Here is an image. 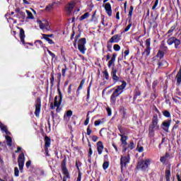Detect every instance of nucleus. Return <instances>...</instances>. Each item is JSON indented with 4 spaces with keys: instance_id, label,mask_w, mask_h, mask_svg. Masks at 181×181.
Listing matches in <instances>:
<instances>
[{
    "instance_id": "79ce46f5",
    "label": "nucleus",
    "mask_w": 181,
    "mask_h": 181,
    "mask_svg": "<svg viewBox=\"0 0 181 181\" xmlns=\"http://www.w3.org/2000/svg\"><path fill=\"white\" fill-rule=\"evenodd\" d=\"M55 2H53L52 4H49L47 6L45 7V11H50L53 9V6L55 4Z\"/></svg>"
},
{
    "instance_id": "774afa93",
    "label": "nucleus",
    "mask_w": 181,
    "mask_h": 181,
    "mask_svg": "<svg viewBox=\"0 0 181 181\" xmlns=\"http://www.w3.org/2000/svg\"><path fill=\"white\" fill-rule=\"evenodd\" d=\"M101 122H102L100 120H98V121L95 122L94 124H95V127H98L101 124Z\"/></svg>"
},
{
    "instance_id": "bb28decb",
    "label": "nucleus",
    "mask_w": 181,
    "mask_h": 181,
    "mask_svg": "<svg viewBox=\"0 0 181 181\" xmlns=\"http://www.w3.org/2000/svg\"><path fill=\"white\" fill-rule=\"evenodd\" d=\"M44 141L45 142V148H49L51 145L50 138L47 136H45V138H44Z\"/></svg>"
},
{
    "instance_id": "a18cd8bd",
    "label": "nucleus",
    "mask_w": 181,
    "mask_h": 181,
    "mask_svg": "<svg viewBox=\"0 0 181 181\" xmlns=\"http://www.w3.org/2000/svg\"><path fill=\"white\" fill-rule=\"evenodd\" d=\"M37 23L41 30H45V23H43L42 21L37 20Z\"/></svg>"
},
{
    "instance_id": "1a4fd4ad",
    "label": "nucleus",
    "mask_w": 181,
    "mask_h": 181,
    "mask_svg": "<svg viewBox=\"0 0 181 181\" xmlns=\"http://www.w3.org/2000/svg\"><path fill=\"white\" fill-rule=\"evenodd\" d=\"M130 162V156L128 155L127 156H122L120 159V166L121 171H123L124 168H127V165Z\"/></svg>"
},
{
    "instance_id": "393cba45",
    "label": "nucleus",
    "mask_w": 181,
    "mask_h": 181,
    "mask_svg": "<svg viewBox=\"0 0 181 181\" xmlns=\"http://www.w3.org/2000/svg\"><path fill=\"white\" fill-rule=\"evenodd\" d=\"M0 129L2 132H5L6 135H10L11 132H9L7 129V127L4 125L0 121Z\"/></svg>"
},
{
    "instance_id": "2f4dec72",
    "label": "nucleus",
    "mask_w": 181,
    "mask_h": 181,
    "mask_svg": "<svg viewBox=\"0 0 181 181\" xmlns=\"http://www.w3.org/2000/svg\"><path fill=\"white\" fill-rule=\"evenodd\" d=\"M170 169H166L165 170V179L166 181H170Z\"/></svg>"
},
{
    "instance_id": "a211bd4d",
    "label": "nucleus",
    "mask_w": 181,
    "mask_h": 181,
    "mask_svg": "<svg viewBox=\"0 0 181 181\" xmlns=\"http://www.w3.org/2000/svg\"><path fill=\"white\" fill-rule=\"evenodd\" d=\"M119 136H121L120 141H122V145L123 150H124L125 148L128 145V143H127L128 136H125V135H123V134L119 135Z\"/></svg>"
},
{
    "instance_id": "69168bd1",
    "label": "nucleus",
    "mask_w": 181,
    "mask_h": 181,
    "mask_svg": "<svg viewBox=\"0 0 181 181\" xmlns=\"http://www.w3.org/2000/svg\"><path fill=\"white\" fill-rule=\"evenodd\" d=\"M137 151L139 153H142L144 151V147L142 146H138Z\"/></svg>"
},
{
    "instance_id": "3c124183",
    "label": "nucleus",
    "mask_w": 181,
    "mask_h": 181,
    "mask_svg": "<svg viewBox=\"0 0 181 181\" xmlns=\"http://www.w3.org/2000/svg\"><path fill=\"white\" fill-rule=\"evenodd\" d=\"M66 71H67V66H66V65L64 64V69H62V75L63 77L66 76Z\"/></svg>"
},
{
    "instance_id": "c756f323",
    "label": "nucleus",
    "mask_w": 181,
    "mask_h": 181,
    "mask_svg": "<svg viewBox=\"0 0 181 181\" xmlns=\"http://www.w3.org/2000/svg\"><path fill=\"white\" fill-rule=\"evenodd\" d=\"M118 130L119 131L121 134L120 135H124V134L127 133V128H122L121 125H118Z\"/></svg>"
},
{
    "instance_id": "5701e85b",
    "label": "nucleus",
    "mask_w": 181,
    "mask_h": 181,
    "mask_svg": "<svg viewBox=\"0 0 181 181\" xmlns=\"http://www.w3.org/2000/svg\"><path fill=\"white\" fill-rule=\"evenodd\" d=\"M135 148L134 141H131L130 144L122 150L123 153H126L128 150H133Z\"/></svg>"
},
{
    "instance_id": "680f3d73",
    "label": "nucleus",
    "mask_w": 181,
    "mask_h": 181,
    "mask_svg": "<svg viewBox=\"0 0 181 181\" xmlns=\"http://www.w3.org/2000/svg\"><path fill=\"white\" fill-rule=\"evenodd\" d=\"M107 52H112V45L107 42Z\"/></svg>"
},
{
    "instance_id": "4d7b16f0",
    "label": "nucleus",
    "mask_w": 181,
    "mask_h": 181,
    "mask_svg": "<svg viewBox=\"0 0 181 181\" xmlns=\"http://www.w3.org/2000/svg\"><path fill=\"white\" fill-rule=\"evenodd\" d=\"M74 86L73 83H71L69 86H68V95H70L72 91V86Z\"/></svg>"
},
{
    "instance_id": "b1692460",
    "label": "nucleus",
    "mask_w": 181,
    "mask_h": 181,
    "mask_svg": "<svg viewBox=\"0 0 181 181\" xmlns=\"http://www.w3.org/2000/svg\"><path fill=\"white\" fill-rule=\"evenodd\" d=\"M141 90H139V88L136 87V89H134V91L133 99L136 100L137 98L141 95Z\"/></svg>"
},
{
    "instance_id": "e433bc0d",
    "label": "nucleus",
    "mask_w": 181,
    "mask_h": 181,
    "mask_svg": "<svg viewBox=\"0 0 181 181\" xmlns=\"http://www.w3.org/2000/svg\"><path fill=\"white\" fill-rule=\"evenodd\" d=\"M90 16L89 13H85L80 17V21H83L84 20L87 19Z\"/></svg>"
},
{
    "instance_id": "a19ab883",
    "label": "nucleus",
    "mask_w": 181,
    "mask_h": 181,
    "mask_svg": "<svg viewBox=\"0 0 181 181\" xmlns=\"http://www.w3.org/2000/svg\"><path fill=\"white\" fill-rule=\"evenodd\" d=\"M42 39L45 40V41L48 42L49 45H54L53 40L49 37L42 36Z\"/></svg>"
},
{
    "instance_id": "0eeeda50",
    "label": "nucleus",
    "mask_w": 181,
    "mask_h": 181,
    "mask_svg": "<svg viewBox=\"0 0 181 181\" xmlns=\"http://www.w3.org/2000/svg\"><path fill=\"white\" fill-rule=\"evenodd\" d=\"M18 168L20 172H21V173H23V167L25 165V154L24 153H21L19 154L18 157Z\"/></svg>"
},
{
    "instance_id": "2eb2a0df",
    "label": "nucleus",
    "mask_w": 181,
    "mask_h": 181,
    "mask_svg": "<svg viewBox=\"0 0 181 181\" xmlns=\"http://www.w3.org/2000/svg\"><path fill=\"white\" fill-rule=\"evenodd\" d=\"M117 69L115 67H112L111 69L110 75H111L112 79H113V81H115V83H117L118 81L119 80V78L117 76Z\"/></svg>"
},
{
    "instance_id": "ea45409f",
    "label": "nucleus",
    "mask_w": 181,
    "mask_h": 181,
    "mask_svg": "<svg viewBox=\"0 0 181 181\" xmlns=\"http://www.w3.org/2000/svg\"><path fill=\"white\" fill-rule=\"evenodd\" d=\"M44 29H45V30H47V31H50V30H51L49 23L47 21H45V23L44 25Z\"/></svg>"
},
{
    "instance_id": "7c9ffc66",
    "label": "nucleus",
    "mask_w": 181,
    "mask_h": 181,
    "mask_svg": "<svg viewBox=\"0 0 181 181\" xmlns=\"http://www.w3.org/2000/svg\"><path fill=\"white\" fill-rule=\"evenodd\" d=\"M158 81L154 80L152 83V89L154 93H156V87L158 86Z\"/></svg>"
},
{
    "instance_id": "f3484780",
    "label": "nucleus",
    "mask_w": 181,
    "mask_h": 181,
    "mask_svg": "<svg viewBox=\"0 0 181 181\" xmlns=\"http://www.w3.org/2000/svg\"><path fill=\"white\" fill-rule=\"evenodd\" d=\"M18 29L19 30V37H20V40L21 41V43H23V45H25V30H23V28H18Z\"/></svg>"
},
{
    "instance_id": "603ef678",
    "label": "nucleus",
    "mask_w": 181,
    "mask_h": 181,
    "mask_svg": "<svg viewBox=\"0 0 181 181\" xmlns=\"http://www.w3.org/2000/svg\"><path fill=\"white\" fill-rule=\"evenodd\" d=\"M51 78H50V83H51V87L54 86V77L53 73L51 74Z\"/></svg>"
},
{
    "instance_id": "0e129e2a",
    "label": "nucleus",
    "mask_w": 181,
    "mask_h": 181,
    "mask_svg": "<svg viewBox=\"0 0 181 181\" xmlns=\"http://www.w3.org/2000/svg\"><path fill=\"white\" fill-rule=\"evenodd\" d=\"M160 50L161 52H163L165 53V52H168V48L167 46H165V47H160Z\"/></svg>"
},
{
    "instance_id": "6ab92c4d",
    "label": "nucleus",
    "mask_w": 181,
    "mask_h": 181,
    "mask_svg": "<svg viewBox=\"0 0 181 181\" xmlns=\"http://www.w3.org/2000/svg\"><path fill=\"white\" fill-rule=\"evenodd\" d=\"M117 56V54L116 53H113V55H112V57L107 64V67H109V69H110V67H112V65H115V62L116 61Z\"/></svg>"
},
{
    "instance_id": "f8f14e48",
    "label": "nucleus",
    "mask_w": 181,
    "mask_h": 181,
    "mask_svg": "<svg viewBox=\"0 0 181 181\" xmlns=\"http://www.w3.org/2000/svg\"><path fill=\"white\" fill-rule=\"evenodd\" d=\"M121 40V35L120 34H115V35L112 36L109 40L107 41V44H113V43H119Z\"/></svg>"
},
{
    "instance_id": "9b49d317",
    "label": "nucleus",
    "mask_w": 181,
    "mask_h": 181,
    "mask_svg": "<svg viewBox=\"0 0 181 181\" xmlns=\"http://www.w3.org/2000/svg\"><path fill=\"white\" fill-rule=\"evenodd\" d=\"M151 38H148L146 40L145 42V45H146V49L144 50V52H143V55L146 53V56H149L151 54Z\"/></svg>"
},
{
    "instance_id": "412c9836",
    "label": "nucleus",
    "mask_w": 181,
    "mask_h": 181,
    "mask_svg": "<svg viewBox=\"0 0 181 181\" xmlns=\"http://www.w3.org/2000/svg\"><path fill=\"white\" fill-rule=\"evenodd\" d=\"M103 150H104V144H103V141H98L97 143V151L99 155L103 154Z\"/></svg>"
},
{
    "instance_id": "cd10ccee",
    "label": "nucleus",
    "mask_w": 181,
    "mask_h": 181,
    "mask_svg": "<svg viewBox=\"0 0 181 181\" xmlns=\"http://www.w3.org/2000/svg\"><path fill=\"white\" fill-rule=\"evenodd\" d=\"M86 38L81 37L78 41V46H86Z\"/></svg>"
},
{
    "instance_id": "4be33fe9",
    "label": "nucleus",
    "mask_w": 181,
    "mask_h": 181,
    "mask_svg": "<svg viewBox=\"0 0 181 181\" xmlns=\"http://www.w3.org/2000/svg\"><path fill=\"white\" fill-rule=\"evenodd\" d=\"M85 83H86V79H83L81 81L80 85L76 91V97H78L80 95V90H83V87Z\"/></svg>"
},
{
    "instance_id": "20e7f679",
    "label": "nucleus",
    "mask_w": 181,
    "mask_h": 181,
    "mask_svg": "<svg viewBox=\"0 0 181 181\" xmlns=\"http://www.w3.org/2000/svg\"><path fill=\"white\" fill-rule=\"evenodd\" d=\"M66 161H67V159L65 157L61 163V169H62V174L64 175L62 181H67V179H71V176L69 175L68 168L66 167Z\"/></svg>"
},
{
    "instance_id": "423d86ee",
    "label": "nucleus",
    "mask_w": 181,
    "mask_h": 181,
    "mask_svg": "<svg viewBox=\"0 0 181 181\" xmlns=\"http://www.w3.org/2000/svg\"><path fill=\"white\" fill-rule=\"evenodd\" d=\"M167 43L169 46L175 45V49H180L181 40L180 39H177L176 37L173 36L168 39Z\"/></svg>"
},
{
    "instance_id": "f03ea898",
    "label": "nucleus",
    "mask_w": 181,
    "mask_h": 181,
    "mask_svg": "<svg viewBox=\"0 0 181 181\" xmlns=\"http://www.w3.org/2000/svg\"><path fill=\"white\" fill-rule=\"evenodd\" d=\"M159 119L157 114L153 115L151 123L148 127V136L153 138L155 136V131L160 129V125L158 124Z\"/></svg>"
},
{
    "instance_id": "c9c22d12",
    "label": "nucleus",
    "mask_w": 181,
    "mask_h": 181,
    "mask_svg": "<svg viewBox=\"0 0 181 181\" xmlns=\"http://www.w3.org/2000/svg\"><path fill=\"white\" fill-rule=\"evenodd\" d=\"M82 163L81 162H80V160H76V169L78 170V172H81V170H80V167H81L82 166Z\"/></svg>"
},
{
    "instance_id": "9d476101",
    "label": "nucleus",
    "mask_w": 181,
    "mask_h": 181,
    "mask_svg": "<svg viewBox=\"0 0 181 181\" xmlns=\"http://www.w3.org/2000/svg\"><path fill=\"white\" fill-rule=\"evenodd\" d=\"M133 11H134V6H131L130 8H129V16H130V18L129 20V25H128L127 26V28H124L123 33L128 32L132 26V23H131V21H132V14H133Z\"/></svg>"
},
{
    "instance_id": "473e14b6",
    "label": "nucleus",
    "mask_w": 181,
    "mask_h": 181,
    "mask_svg": "<svg viewBox=\"0 0 181 181\" xmlns=\"http://www.w3.org/2000/svg\"><path fill=\"white\" fill-rule=\"evenodd\" d=\"M6 141H7V146H13L12 138L9 136H6Z\"/></svg>"
},
{
    "instance_id": "8fccbe9b",
    "label": "nucleus",
    "mask_w": 181,
    "mask_h": 181,
    "mask_svg": "<svg viewBox=\"0 0 181 181\" xmlns=\"http://www.w3.org/2000/svg\"><path fill=\"white\" fill-rule=\"evenodd\" d=\"M163 115L165 117H167V118L170 117V111L164 110V111L163 112Z\"/></svg>"
},
{
    "instance_id": "f257e3e1",
    "label": "nucleus",
    "mask_w": 181,
    "mask_h": 181,
    "mask_svg": "<svg viewBox=\"0 0 181 181\" xmlns=\"http://www.w3.org/2000/svg\"><path fill=\"white\" fill-rule=\"evenodd\" d=\"M127 86V83L125 81H122V85L116 86V89L115 91H113V93H112L110 98V102L111 105H115L116 104L117 98L123 93Z\"/></svg>"
},
{
    "instance_id": "13d9d810",
    "label": "nucleus",
    "mask_w": 181,
    "mask_h": 181,
    "mask_svg": "<svg viewBox=\"0 0 181 181\" xmlns=\"http://www.w3.org/2000/svg\"><path fill=\"white\" fill-rule=\"evenodd\" d=\"M106 111L107 113V116H111L112 115V110L110 107H106Z\"/></svg>"
},
{
    "instance_id": "72a5a7b5",
    "label": "nucleus",
    "mask_w": 181,
    "mask_h": 181,
    "mask_svg": "<svg viewBox=\"0 0 181 181\" xmlns=\"http://www.w3.org/2000/svg\"><path fill=\"white\" fill-rule=\"evenodd\" d=\"M165 53L163 51L158 50V52L156 54V57L163 59L164 58Z\"/></svg>"
},
{
    "instance_id": "a878e982",
    "label": "nucleus",
    "mask_w": 181,
    "mask_h": 181,
    "mask_svg": "<svg viewBox=\"0 0 181 181\" xmlns=\"http://www.w3.org/2000/svg\"><path fill=\"white\" fill-rule=\"evenodd\" d=\"M18 18L21 20V22H24L26 19L25 13H23V11H20V13H18Z\"/></svg>"
},
{
    "instance_id": "7ed1b4c3",
    "label": "nucleus",
    "mask_w": 181,
    "mask_h": 181,
    "mask_svg": "<svg viewBox=\"0 0 181 181\" xmlns=\"http://www.w3.org/2000/svg\"><path fill=\"white\" fill-rule=\"evenodd\" d=\"M57 92H58V96H55L54 100V104L53 103H51L50 104V109L52 110H54L55 107H57L56 111L57 112H60L62 110V108L60 107L62 103L63 100V95L62 93V90L60 88H57ZM59 98V100H57V98Z\"/></svg>"
},
{
    "instance_id": "4c0bfd02",
    "label": "nucleus",
    "mask_w": 181,
    "mask_h": 181,
    "mask_svg": "<svg viewBox=\"0 0 181 181\" xmlns=\"http://www.w3.org/2000/svg\"><path fill=\"white\" fill-rule=\"evenodd\" d=\"M103 76L105 78L106 81H108L110 79V75L108 73L107 69H105L104 71H103Z\"/></svg>"
},
{
    "instance_id": "dca6fc26",
    "label": "nucleus",
    "mask_w": 181,
    "mask_h": 181,
    "mask_svg": "<svg viewBox=\"0 0 181 181\" xmlns=\"http://www.w3.org/2000/svg\"><path fill=\"white\" fill-rule=\"evenodd\" d=\"M103 6L105 8V10L106 13L107 14V16L109 17H111L112 14L111 4L110 3H106V4H103Z\"/></svg>"
},
{
    "instance_id": "052dcab7",
    "label": "nucleus",
    "mask_w": 181,
    "mask_h": 181,
    "mask_svg": "<svg viewBox=\"0 0 181 181\" xmlns=\"http://www.w3.org/2000/svg\"><path fill=\"white\" fill-rule=\"evenodd\" d=\"M153 110L155 111V112L158 113V115H160V112L156 105L153 106Z\"/></svg>"
},
{
    "instance_id": "f704fd0d",
    "label": "nucleus",
    "mask_w": 181,
    "mask_h": 181,
    "mask_svg": "<svg viewBox=\"0 0 181 181\" xmlns=\"http://www.w3.org/2000/svg\"><path fill=\"white\" fill-rule=\"evenodd\" d=\"M177 25H178L177 23H175L170 28V29L168 31L167 34H170V33H173V32L175 30L176 28L177 27Z\"/></svg>"
},
{
    "instance_id": "58836bf2",
    "label": "nucleus",
    "mask_w": 181,
    "mask_h": 181,
    "mask_svg": "<svg viewBox=\"0 0 181 181\" xmlns=\"http://www.w3.org/2000/svg\"><path fill=\"white\" fill-rule=\"evenodd\" d=\"M91 88V83H89L88 88H87V95H86V101L88 102V100L90 98V90Z\"/></svg>"
},
{
    "instance_id": "e2e57ef3",
    "label": "nucleus",
    "mask_w": 181,
    "mask_h": 181,
    "mask_svg": "<svg viewBox=\"0 0 181 181\" xmlns=\"http://www.w3.org/2000/svg\"><path fill=\"white\" fill-rule=\"evenodd\" d=\"M47 52H48L49 54L52 57V59H54L56 57V55L54 53H52L50 50H49L48 49H47Z\"/></svg>"
},
{
    "instance_id": "aec40b11",
    "label": "nucleus",
    "mask_w": 181,
    "mask_h": 181,
    "mask_svg": "<svg viewBox=\"0 0 181 181\" xmlns=\"http://www.w3.org/2000/svg\"><path fill=\"white\" fill-rule=\"evenodd\" d=\"M175 80H176V83L177 86L181 85V66L179 69V71H177L176 76H175Z\"/></svg>"
},
{
    "instance_id": "6e6552de",
    "label": "nucleus",
    "mask_w": 181,
    "mask_h": 181,
    "mask_svg": "<svg viewBox=\"0 0 181 181\" xmlns=\"http://www.w3.org/2000/svg\"><path fill=\"white\" fill-rule=\"evenodd\" d=\"M35 107V115L37 117H39L41 112V107H42V101L40 98H37L36 99Z\"/></svg>"
},
{
    "instance_id": "37998d69",
    "label": "nucleus",
    "mask_w": 181,
    "mask_h": 181,
    "mask_svg": "<svg viewBox=\"0 0 181 181\" xmlns=\"http://www.w3.org/2000/svg\"><path fill=\"white\" fill-rule=\"evenodd\" d=\"M73 115L72 110H68L66 112V114L64 115V118L66 117H71Z\"/></svg>"
},
{
    "instance_id": "338daca9",
    "label": "nucleus",
    "mask_w": 181,
    "mask_h": 181,
    "mask_svg": "<svg viewBox=\"0 0 181 181\" xmlns=\"http://www.w3.org/2000/svg\"><path fill=\"white\" fill-rule=\"evenodd\" d=\"M156 98H157V95H156V93H152V94H151V100H156Z\"/></svg>"
},
{
    "instance_id": "de8ad7c7",
    "label": "nucleus",
    "mask_w": 181,
    "mask_h": 181,
    "mask_svg": "<svg viewBox=\"0 0 181 181\" xmlns=\"http://www.w3.org/2000/svg\"><path fill=\"white\" fill-rule=\"evenodd\" d=\"M89 113H90V112H88V113H87L86 119V120L84 122V125L85 126H87L89 124V120H90Z\"/></svg>"
},
{
    "instance_id": "c03bdc74",
    "label": "nucleus",
    "mask_w": 181,
    "mask_h": 181,
    "mask_svg": "<svg viewBox=\"0 0 181 181\" xmlns=\"http://www.w3.org/2000/svg\"><path fill=\"white\" fill-rule=\"evenodd\" d=\"M110 166V163L108 161H105L103 164V168L104 170H106Z\"/></svg>"
},
{
    "instance_id": "49530a36",
    "label": "nucleus",
    "mask_w": 181,
    "mask_h": 181,
    "mask_svg": "<svg viewBox=\"0 0 181 181\" xmlns=\"http://www.w3.org/2000/svg\"><path fill=\"white\" fill-rule=\"evenodd\" d=\"M26 13L28 14L27 19H33L34 18L33 13H31V11H26Z\"/></svg>"
},
{
    "instance_id": "bf43d9fd",
    "label": "nucleus",
    "mask_w": 181,
    "mask_h": 181,
    "mask_svg": "<svg viewBox=\"0 0 181 181\" xmlns=\"http://www.w3.org/2000/svg\"><path fill=\"white\" fill-rule=\"evenodd\" d=\"M86 134L87 135L90 136L92 134V130L90 128V126L88 125L86 129Z\"/></svg>"
},
{
    "instance_id": "4468645a",
    "label": "nucleus",
    "mask_w": 181,
    "mask_h": 181,
    "mask_svg": "<svg viewBox=\"0 0 181 181\" xmlns=\"http://www.w3.org/2000/svg\"><path fill=\"white\" fill-rule=\"evenodd\" d=\"M74 6H75V3L74 1L68 2V4L65 6V11L66 14L70 15L73 11Z\"/></svg>"
},
{
    "instance_id": "6e6d98bb",
    "label": "nucleus",
    "mask_w": 181,
    "mask_h": 181,
    "mask_svg": "<svg viewBox=\"0 0 181 181\" xmlns=\"http://www.w3.org/2000/svg\"><path fill=\"white\" fill-rule=\"evenodd\" d=\"M120 46L117 44H115V45H113V49H115V51L118 52L120 50Z\"/></svg>"
},
{
    "instance_id": "09e8293b",
    "label": "nucleus",
    "mask_w": 181,
    "mask_h": 181,
    "mask_svg": "<svg viewBox=\"0 0 181 181\" xmlns=\"http://www.w3.org/2000/svg\"><path fill=\"white\" fill-rule=\"evenodd\" d=\"M14 176L16 177H19V169L18 167H15L14 168Z\"/></svg>"
},
{
    "instance_id": "ddd939ff",
    "label": "nucleus",
    "mask_w": 181,
    "mask_h": 181,
    "mask_svg": "<svg viewBox=\"0 0 181 181\" xmlns=\"http://www.w3.org/2000/svg\"><path fill=\"white\" fill-rule=\"evenodd\" d=\"M170 124H172V119H168L164 122H163L161 124V128L163 129L164 132L166 133H168V129L170 127Z\"/></svg>"
},
{
    "instance_id": "864d4df0",
    "label": "nucleus",
    "mask_w": 181,
    "mask_h": 181,
    "mask_svg": "<svg viewBox=\"0 0 181 181\" xmlns=\"http://www.w3.org/2000/svg\"><path fill=\"white\" fill-rule=\"evenodd\" d=\"M83 173L81 171H78V177L76 181H81Z\"/></svg>"
},
{
    "instance_id": "5fc2aeb1",
    "label": "nucleus",
    "mask_w": 181,
    "mask_h": 181,
    "mask_svg": "<svg viewBox=\"0 0 181 181\" xmlns=\"http://www.w3.org/2000/svg\"><path fill=\"white\" fill-rule=\"evenodd\" d=\"M42 36L47 38H54V34H42Z\"/></svg>"
},
{
    "instance_id": "39448f33",
    "label": "nucleus",
    "mask_w": 181,
    "mask_h": 181,
    "mask_svg": "<svg viewBox=\"0 0 181 181\" xmlns=\"http://www.w3.org/2000/svg\"><path fill=\"white\" fill-rule=\"evenodd\" d=\"M151 159L148 158L145 160H140L137 163V165H136V169L140 170L143 172H146V169H148L151 165Z\"/></svg>"
},
{
    "instance_id": "c85d7f7f",
    "label": "nucleus",
    "mask_w": 181,
    "mask_h": 181,
    "mask_svg": "<svg viewBox=\"0 0 181 181\" xmlns=\"http://www.w3.org/2000/svg\"><path fill=\"white\" fill-rule=\"evenodd\" d=\"M78 49L83 54H85L86 51L87 50L86 45H78Z\"/></svg>"
}]
</instances>
